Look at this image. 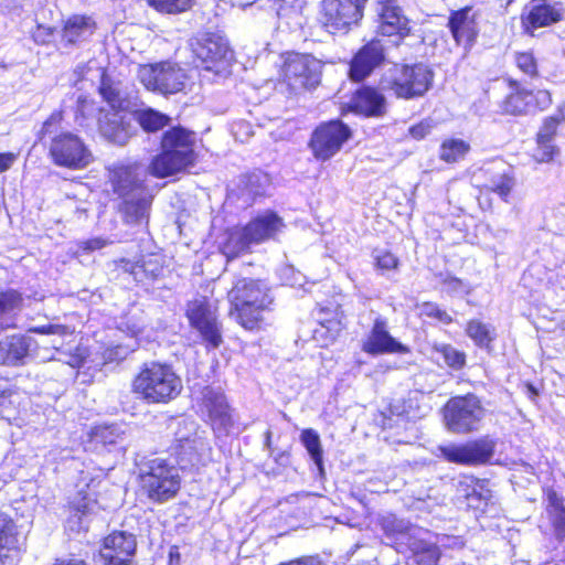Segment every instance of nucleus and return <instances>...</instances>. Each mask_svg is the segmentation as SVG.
I'll list each match as a JSON object with an SVG mask.
<instances>
[{"mask_svg": "<svg viewBox=\"0 0 565 565\" xmlns=\"http://www.w3.org/2000/svg\"><path fill=\"white\" fill-rule=\"evenodd\" d=\"M351 129L340 119H331L319 124L313 130L310 141H348Z\"/></svg>", "mask_w": 565, "mask_h": 565, "instance_id": "29", "label": "nucleus"}, {"mask_svg": "<svg viewBox=\"0 0 565 565\" xmlns=\"http://www.w3.org/2000/svg\"><path fill=\"white\" fill-rule=\"evenodd\" d=\"M478 12L468 4L449 12L447 28L458 46L470 50L479 36Z\"/></svg>", "mask_w": 565, "mask_h": 565, "instance_id": "17", "label": "nucleus"}, {"mask_svg": "<svg viewBox=\"0 0 565 565\" xmlns=\"http://www.w3.org/2000/svg\"><path fill=\"white\" fill-rule=\"evenodd\" d=\"M434 351L438 353L444 359L445 363L454 370H460L466 364V354L458 351L450 344H435Z\"/></svg>", "mask_w": 565, "mask_h": 565, "instance_id": "43", "label": "nucleus"}, {"mask_svg": "<svg viewBox=\"0 0 565 565\" xmlns=\"http://www.w3.org/2000/svg\"><path fill=\"white\" fill-rule=\"evenodd\" d=\"M547 503L550 511L555 514L556 519H563L565 513L563 500L554 490L547 492Z\"/></svg>", "mask_w": 565, "mask_h": 565, "instance_id": "55", "label": "nucleus"}, {"mask_svg": "<svg viewBox=\"0 0 565 565\" xmlns=\"http://www.w3.org/2000/svg\"><path fill=\"white\" fill-rule=\"evenodd\" d=\"M97 90L102 99L114 111L119 113L125 109V99L121 97L119 89L115 87L110 78L103 76Z\"/></svg>", "mask_w": 565, "mask_h": 565, "instance_id": "40", "label": "nucleus"}, {"mask_svg": "<svg viewBox=\"0 0 565 565\" xmlns=\"http://www.w3.org/2000/svg\"><path fill=\"white\" fill-rule=\"evenodd\" d=\"M477 486L480 488V491L477 490L476 487H473L472 492L467 494V498H472L475 495H478V498L482 500H488L490 498V492L487 490L483 492L482 487L477 483Z\"/></svg>", "mask_w": 565, "mask_h": 565, "instance_id": "61", "label": "nucleus"}, {"mask_svg": "<svg viewBox=\"0 0 565 565\" xmlns=\"http://www.w3.org/2000/svg\"><path fill=\"white\" fill-rule=\"evenodd\" d=\"M120 264L122 265L125 271H128L134 275L136 274V269L140 267L137 263H132L126 259H121Z\"/></svg>", "mask_w": 565, "mask_h": 565, "instance_id": "62", "label": "nucleus"}, {"mask_svg": "<svg viewBox=\"0 0 565 565\" xmlns=\"http://www.w3.org/2000/svg\"><path fill=\"white\" fill-rule=\"evenodd\" d=\"M469 149V143H441L438 153L441 160L452 163L463 159Z\"/></svg>", "mask_w": 565, "mask_h": 565, "instance_id": "45", "label": "nucleus"}, {"mask_svg": "<svg viewBox=\"0 0 565 565\" xmlns=\"http://www.w3.org/2000/svg\"><path fill=\"white\" fill-rule=\"evenodd\" d=\"M565 131V102L561 103L554 114L543 118L536 134V141H552L564 136Z\"/></svg>", "mask_w": 565, "mask_h": 565, "instance_id": "27", "label": "nucleus"}, {"mask_svg": "<svg viewBox=\"0 0 565 565\" xmlns=\"http://www.w3.org/2000/svg\"><path fill=\"white\" fill-rule=\"evenodd\" d=\"M420 315L429 318H435L443 323H450L452 321L451 317L443 309H440L436 303L425 302L420 307Z\"/></svg>", "mask_w": 565, "mask_h": 565, "instance_id": "53", "label": "nucleus"}, {"mask_svg": "<svg viewBox=\"0 0 565 565\" xmlns=\"http://www.w3.org/2000/svg\"><path fill=\"white\" fill-rule=\"evenodd\" d=\"M64 113L61 109L54 110L43 122L41 138L50 137L52 141H78V138L71 132H62Z\"/></svg>", "mask_w": 565, "mask_h": 565, "instance_id": "31", "label": "nucleus"}, {"mask_svg": "<svg viewBox=\"0 0 565 565\" xmlns=\"http://www.w3.org/2000/svg\"><path fill=\"white\" fill-rule=\"evenodd\" d=\"M141 483L149 499L166 502L175 497L180 489L179 469L163 458H154L145 465Z\"/></svg>", "mask_w": 565, "mask_h": 565, "instance_id": "9", "label": "nucleus"}, {"mask_svg": "<svg viewBox=\"0 0 565 565\" xmlns=\"http://www.w3.org/2000/svg\"><path fill=\"white\" fill-rule=\"evenodd\" d=\"M29 342L20 335L8 337L0 341V364L17 365L28 355Z\"/></svg>", "mask_w": 565, "mask_h": 565, "instance_id": "28", "label": "nucleus"}, {"mask_svg": "<svg viewBox=\"0 0 565 565\" xmlns=\"http://www.w3.org/2000/svg\"><path fill=\"white\" fill-rule=\"evenodd\" d=\"M367 2L369 0H320L317 23L329 35H347L362 23Z\"/></svg>", "mask_w": 565, "mask_h": 565, "instance_id": "5", "label": "nucleus"}, {"mask_svg": "<svg viewBox=\"0 0 565 565\" xmlns=\"http://www.w3.org/2000/svg\"><path fill=\"white\" fill-rule=\"evenodd\" d=\"M322 328H324L328 332L332 333V337H334L337 333L341 330V321L339 319L332 318H321L319 320Z\"/></svg>", "mask_w": 565, "mask_h": 565, "instance_id": "58", "label": "nucleus"}, {"mask_svg": "<svg viewBox=\"0 0 565 565\" xmlns=\"http://www.w3.org/2000/svg\"><path fill=\"white\" fill-rule=\"evenodd\" d=\"M565 9L561 1L531 0L520 14L522 33L534 36L539 29L548 28L564 19Z\"/></svg>", "mask_w": 565, "mask_h": 565, "instance_id": "15", "label": "nucleus"}, {"mask_svg": "<svg viewBox=\"0 0 565 565\" xmlns=\"http://www.w3.org/2000/svg\"><path fill=\"white\" fill-rule=\"evenodd\" d=\"M300 440L306 447L317 468L322 471V447L318 433L311 428L305 429L300 435Z\"/></svg>", "mask_w": 565, "mask_h": 565, "instance_id": "42", "label": "nucleus"}, {"mask_svg": "<svg viewBox=\"0 0 565 565\" xmlns=\"http://www.w3.org/2000/svg\"><path fill=\"white\" fill-rule=\"evenodd\" d=\"M31 331L40 334H56L60 337L73 334L74 332L73 329L64 324H44L34 327Z\"/></svg>", "mask_w": 565, "mask_h": 565, "instance_id": "54", "label": "nucleus"}, {"mask_svg": "<svg viewBox=\"0 0 565 565\" xmlns=\"http://www.w3.org/2000/svg\"><path fill=\"white\" fill-rule=\"evenodd\" d=\"M50 153L62 167L81 169L92 161V153L84 143H51Z\"/></svg>", "mask_w": 565, "mask_h": 565, "instance_id": "24", "label": "nucleus"}, {"mask_svg": "<svg viewBox=\"0 0 565 565\" xmlns=\"http://www.w3.org/2000/svg\"><path fill=\"white\" fill-rule=\"evenodd\" d=\"M192 146L193 143H162L161 151L151 158L147 167L148 173L163 179L185 172L195 164L199 157Z\"/></svg>", "mask_w": 565, "mask_h": 565, "instance_id": "11", "label": "nucleus"}, {"mask_svg": "<svg viewBox=\"0 0 565 565\" xmlns=\"http://www.w3.org/2000/svg\"><path fill=\"white\" fill-rule=\"evenodd\" d=\"M18 532L14 521L0 512V558L7 557V552L17 548Z\"/></svg>", "mask_w": 565, "mask_h": 565, "instance_id": "33", "label": "nucleus"}, {"mask_svg": "<svg viewBox=\"0 0 565 565\" xmlns=\"http://www.w3.org/2000/svg\"><path fill=\"white\" fill-rule=\"evenodd\" d=\"M95 503L86 498L73 502L71 515L67 519V527L71 531H81L86 527L85 518L92 512Z\"/></svg>", "mask_w": 565, "mask_h": 565, "instance_id": "36", "label": "nucleus"}, {"mask_svg": "<svg viewBox=\"0 0 565 565\" xmlns=\"http://www.w3.org/2000/svg\"><path fill=\"white\" fill-rule=\"evenodd\" d=\"M186 75L182 67L170 61L141 65L139 81L147 90L173 95L184 89Z\"/></svg>", "mask_w": 565, "mask_h": 565, "instance_id": "10", "label": "nucleus"}, {"mask_svg": "<svg viewBox=\"0 0 565 565\" xmlns=\"http://www.w3.org/2000/svg\"><path fill=\"white\" fill-rule=\"evenodd\" d=\"M194 437H204L199 433L198 424L191 419H182L175 431L177 449L190 443Z\"/></svg>", "mask_w": 565, "mask_h": 565, "instance_id": "46", "label": "nucleus"}, {"mask_svg": "<svg viewBox=\"0 0 565 565\" xmlns=\"http://www.w3.org/2000/svg\"><path fill=\"white\" fill-rule=\"evenodd\" d=\"M22 305V297L15 290H7L0 294V318L8 315Z\"/></svg>", "mask_w": 565, "mask_h": 565, "instance_id": "47", "label": "nucleus"}, {"mask_svg": "<svg viewBox=\"0 0 565 565\" xmlns=\"http://www.w3.org/2000/svg\"><path fill=\"white\" fill-rule=\"evenodd\" d=\"M92 441L102 446H113L124 440V430L118 425L97 426L92 430Z\"/></svg>", "mask_w": 565, "mask_h": 565, "instance_id": "39", "label": "nucleus"}, {"mask_svg": "<svg viewBox=\"0 0 565 565\" xmlns=\"http://www.w3.org/2000/svg\"><path fill=\"white\" fill-rule=\"evenodd\" d=\"M282 227V220L276 213L268 211L250 221L244 230L252 244H259L273 238Z\"/></svg>", "mask_w": 565, "mask_h": 565, "instance_id": "26", "label": "nucleus"}, {"mask_svg": "<svg viewBox=\"0 0 565 565\" xmlns=\"http://www.w3.org/2000/svg\"><path fill=\"white\" fill-rule=\"evenodd\" d=\"M250 245L252 242L245 235L243 227L228 234L226 242L222 246V253L227 259H232L246 252Z\"/></svg>", "mask_w": 565, "mask_h": 565, "instance_id": "35", "label": "nucleus"}, {"mask_svg": "<svg viewBox=\"0 0 565 565\" xmlns=\"http://www.w3.org/2000/svg\"><path fill=\"white\" fill-rule=\"evenodd\" d=\"M181 391V379L166 363L147 362L132 380V392L149 404L169 403Z\"/></svg>", "mask_w": 565, "mask_h": 565, "instance_id": "3", "label": "nucleus"}, {"mask_svg": "<svg viewBox=\"0 0 565 565\" xmlns=\"http://www.w3.org/2000/svg\"><path fill=\"white\" fill-rule=\"evenodd\" d=\"M515 185L514 178L509 172H497L492 173L488 183L484 186L504 200L508 201V196Z\"/></svg>", "mask_w": 565, "mask_h": 565, "instance_id": "41", "label": "nucleus"}, {"mask_svg": "<svg viewBox=\"0 0 565 565\" xmlns=\"http://www.w3.org/2000/svg\"><path fill=\"white\" fill-rule=\"evenodd\" d=\"M146 6L161 15H181L190 12L198 0H143Z\"/></svg>", "mask_w": 565, "mask_h": 565, "instance_id": "32", "label": "nucleus"}, {"mask_svg": "<svg viewBox=\"0 0 565 565\" xmlns=\"http://www.w3.org/2000/svg\"><path fill=\"white\" fill-rule=\"evenodd\" d=\"M147 173L140 163L121 166L111 172L113 189L122 199L121 212L128 224H137L148 217L153 195L146 185Z\"/></svg>", "mask_w": 565, "mask_h": 565, "instance_id": "2", "label": "nucleus"}, {"mask_svg": "<svg viewBox=\"0 0 565 565\" xmlns=\"http://www.w3.org/2000/svg\"><path fill=\"white\" fill-rule=\"evenodd\" d=\"M134 118L140 128L149 134L158 132L171 122L170 116L151 107L136 110Z\"/></svg>", "mask_w": 565, "mask_h": 565, "instance_id": "30", "label": "nucleus"}, {"mask_svg": "<svg viewBox=\"0 0 565 565\" xmlns=\"http://www.w3.org/2000/svg\"><path fill=\"white\" fill-rule=\"evenodd\" d=\"M530 152L536 162H548L554 158L556 150L552 143H535Z\"/></svg>", "mask_w": 565, "mask_h": 565, "instance_id": "52", "label": "nucleus"}, {"mask_svg": "<svg viewBox=\"0 0 565 565\" xmlns=\"http://www.w3.org/2000/svg\"><path fill=\"white\" fill-rule=\"evenodd\" d=\"M107 245L108 241L102 237H94L78 243V247L86 253L102 249Z\"/></svg>", "mask_w": 565, "mask_h": 565, "instance_id": "57", "label": "nucleus"}, {"mask_svg": "<svg viewBox=\"0 0 565 565\" xmlns=\"http://www.w3.org/2000/svg\"><path fill=\"white\" fill-rule=\"evenodd\" d=\"M434 78L433 68L424 62L394 63L383 83L395 98L414 100L423 98L431 89Z\"/></svg>", "mask_w": 565, "mask_h": 565, "instance_id": "4", "label": "nucleus"}, {"mask_svg": "<svg viewBox=\"0 0 565 565\" xmlns=\"http://www.w3.org/2000/svg\"><path fill=\"white\" fill-rule=\"evenodd\" d=\"M509 93L499 103L501 114L508 116H526L546 110L553 104L548 89H531L521 81L511 76L503 77Z\"/></svg>", "mask_w": 565, "mask_h": 565, "instance_id": "8", "label": "nucleus"}, {"mask_svg": "<svg viewBox=\"0 0 565 565\" xmlns=\"http://www.w3.org/2000/svg\"><path fill=\"white\" fill-rule=\"evenodd\" d=\"M341 143H308V148L317 160L326 161L340 150Z\"/></svg>", "mask_w": 565, "mask_h": 565, "instance_id": "51", "label": "nucleus"}, {"mask_svg": "<svg viewBox=\"0 0 565 565\" xmlns=\"http://www.w3.org/2000/svg\"><path fill=\"white\" fill-rule=\"evenodd\" d=\"M381 525L386 535L396 540H402L405 536H414L417 529L408 521L398 519L393 514L383 516Z\"/></svg>", "mask_w": 565, "mask_h": 565, "instance_id": "34", "label": "nucleus"}, {"mask_svg": "<svg viewBox=\"0 0 565 565\" xmlns=\"http://www.w3.org/2000/svg\"><path fill=\"white\" fill-rule=\"evenodd\" d=\"M203 406L215 434L228 435L235 426V418L224 394L213 388H205Z\"/></svg>", "mask_w": 565, "mask_h": 565, "instance_id": "20", "label": "nucleus"}, {"mask_svg": "<svg viewBox=\"0 0 565 565\" xmlns=\"http://www.w3.org/2000/svg\"><path fill=\"white\" fill-rule=\"evenodd\" d=\"M186 318L202 339L212 348L222 343V326L217 319L216 308L205 297H199L188 302Z\"/></svg>", "mask_w": 565, "mask_h": 565, "instance_id": "14", "label": "nucleus"}, {"mask_svg": "<svg viewBox=\"0 0 565 565\" xmlns=\"http://www.w3.org/2000/svg\"><path fill=\"white\" fill-rule=\"evenodd\" d=\"M385 61L384 46L379 39L363 44L349 62L348 76L353 83L364 82Z\"/></svg>", "mask_w": 565, "mask_h": 565, "instance_id": "16", "label": "nucleus"}, {"mask_svg": "<svg viewBox=\"0 0 565 565\" xmlns=\"http://www.w3.org/2000/svg\"><path fill=\"white\" fill-rule=\"evenodd\" d=\"M137 548L136 536L126 531H115L104 539L100 558L104 565H128Z\"/></svg>", "mask_w": 565, "mask_h": 565, "instance_id": "21", "label": "nucleus"}, {"mask_svg": "<svg viewBox=\"0 0 565 565\" xmlns=\"http://www.w3.org/2000/svg\"><path fill=\"white\" fill-rule=\"evenodd\" d=\"M97 30V23L88 14H71L63 21L61 29V42L65 47L78 45L92 36Z\"/></svg>", "mask_w": 565, "mask_h": 565, "instance_id": "23", "label": "nucleus"}, {"mask_svg": "<svg viewBox=\"0 0 565 565\" xmlns=\"http://www.w3.org/2000/svg\"><path fill=\"white\" fill-rule=\"evenodd\" d=\"M483 417L484 409L473 394L452 397L445 406L446 426L455 434L477 430Z\"/></svg>", "mask_w": 565, "mask_h": 565, "instance_id": "12", "label": "nucleus"}, {"mask_svg": "<svg viewBox=\"0 0 565 565\" xmlns=\"http://www.w3.org/2000/svg\"><path fill=\"white\" fill-rule=\"evenodd\" d=\"M15 154L12 152L0 153V172L8 170L15 160Z\"/></svg>", "mask_w": 565, "mask_h": 565, "instance_id": "60", "label": "nucleus"}, {"mask_svg": "<svg viewBox=\"0 0 565 565\" xmlns=\"http://www.w3.org/2000/svg\"><path fill=\"white\" fill-rule=\"evenodd\" d=\"M347 107L356 115L379 118L387 114V99L379 87L361 85L352 92Z\"/></svg>", "mask_w": 565, "mask_h": 565, "instance_id": "19", "label": "nucleus"}, {"mask_svg": "<svg viewBox=\"0 0 565 565\" xmlns=\"http://www.w3.org/2000/svg\"><path fill=\"white\" fill-rule=\"evenodd\" d=\"M376 33L399 45L412 34V23L397 0H376Z\"/></svg>", "mask_w": 565, "mask_h": 565, "instance_id": "13", "label": "nucleus"}, {"mask_svg": "<svg viewBox=\"0 0 565 565\" xmlns=\"http://www.w3.org/2000/svg\"><path fill=\"white\" fill-rule=\"evenodd\" d=\"M181 469H199L211 459V447L205 437H194L190 443L177 449Z\"/></svg>", "mask_w": 565, "mask_h": 565, "instance_id": "25", "label": "nucleus"}, {"mask_svg": "<svg viewBox=\"0 0 565 565\" xmlns=\"http://www.w3.org/2000/svg\"><path fill=\"white\" fill-rule=\"evenodd\" d=\"M321 61L310 53L287 52L279 75L290 96L315 89L321 82Z\"/></svg>", "mask_w": 565, "mask_h": 565, "instance_id": "6", "label": "nucleus"}, {"mask_svg": "<svg viewBox=\"0 0 565 565\" xmlns=\"http://www.w3.org/2000/svg\"><path fill=\"white\" fill-rule=\"evenodd\" d=\"M55 565H86L83 561L81 559H70V561H62Z\"/></svg>", "mask_w": 565, "mask_h": 565, "instance_id": "64", "label": "nucleus"}, {"mask_svg": "<svg viewBox=\"0 0 565 565\" xmlns=\"http://www.w3.org/2000/svg\"><path fill=\"white\" fill-rule=\"evenodd\" d=\"M362 350L372 355L385 353L406 354L409 349L393 338L387 330V322L382 317L374 320L373 327L362 343Z\"/></svg>", "mask_w": 565, "mask_h": 565, "instance_id": "22", "label": "nucleus"}, {"mask_svg": "<svg viewBox=\"0 0 565 565\" xmlns=\"http://www.w3.org/2000/svg\"><path fill=\"white\" fill-rule=\"evenodd\" d=\"M269 182V177L262 171L247 174L243 179L244 186L252 196L265 194Z\"/></svg>", "mask_w": 565, "mask_h": 565, "instance_id": "44", "label": "nucleus"}, {"mask_svg": "<svg viewBox=\"0 0 565 565\" xmlns=\"http://www.w3.org/2000/svg\"><path fill=\"white\" fill-rule=\"evenodd\" d=\"M466 332L480 348H488L494 339V329L477 319L468 322Z\"/></svg>", "mask_w": 565, "mask_h": 565, "instance_id": "37", "label": "nucleus"}, {"mask_svg": "<svg viewBox=\"0 0 565 565\" xmlns=\"http://www.w3.org/2000/svg\"><path fill=\"white\" fill-rule=\"evenodd\" d=\"M427 556L429 558V564L430 565H436L437 564V561L439 558V554H438V551L437 548H430L427 551Z\"/></svg>", "mask_w": 565, "mask_h": 565, "instance_id": "63", "label": "nucleus"}, {"mask_svg": "<svg viewBox=\"0 0 565 565\" xmlns=\"http://www.w3.org/2000/svg\"><path fill=\"white\" fill-rule=\"evenodd\" d=\"M230 316L244 329H260L265 313L270 311L273 297L268 286L258 279L239 278L227 292Z\"/></svg>", "mask_w": 565, "mask_h": 565, "instance_id": "1", "label": "nucleus"}, {"mask_svg": "<svg viewBox=\"0 0 565 565\" xmlns=\"http://www.w3.org/2000/svg\"><path fill=\"white\" fill-rule=\"evenodd\" d=\"M376 266L380 269H394L397 267V258L390 252L381 250L375 255Z\"/></svg>", "mask_w": 565, "mask_h": 565, "instance_id": "56", "label": "nucleus"}, {"mask_svg": "<svg viewBox=\"0 0 565 565\" xmlns=\"http://www.w3.org/2000/svg\"><path fill=\"white\" fill-rule=\"evenodd\" d=\"M190 46L193 64L201 72L212 73L215 76L231 73L234 53L223 36L206 32L195 36Z\"/></svg>", "mask_w": 565, "mask_h": 565, "instance_id": "7", "label": "nucleus"}, {"mask_svg": "<svg viewBox=\"0 0 565 565\" xmlns=\"http://www.w3.org/2000/svg\"><path fill=\"white\" fill-rule=\"evenodd\" d=\"M436 128V122L431 118H424L408 128V134L413 139L420 140L429 137Z\"/></svg>", "mask_w": 565, "mask_h": 565, "instance_id": "50", "label": "nucleus"}, {"mask_svg": "<svg viewBox=\"0 0 565 565\" xmlns=\"http://www.w3.org/2000/svg\"><path fill=\"white\" fill-rule=\"evenodd\" d=\"M196 134L181 125L172 126L163 132L160 141H194Z\"/></svg>", "mask_w": 565, "mask_h": 565, "instance_id": "48", "label": "nucleus"}, {"mask_svg": "<svg viewBox=\"0 0 565 565\" xmlns=\"http://www.w3.org/2000/svg\"><path fill=\"white\" fill-rule=\"evenodd\" d=\"M56 28L45 24H36L32 32V40L35 44L47 46L54 42Z\"/></svg>", "mask_w": 565, "mask_h": 565, "instance_id": "49", "label": "nucleus"}, {"mask_svg": "<svg viewBox=\"0 0 565 565\" xmlns=\"http://www.w3.org/2000/svg\"><path fill=\"white\" fill-rule=\"evenodd\" d=\"M441 456L455 463L482 465L488 462L494 452V443L488 438L469 441L463 445L439 447Z\"/></svg>", "mask_w": 565, "mask_h": 565, "instance_id": "18", "label": "nucleus"}, {"mask_svg": "<svg viewBox=\"0 0 565 565\" xmlns=\"http://www.w3.org/2000/svg\"><path fill=\"white\" fill-rule=\"evenodd\" d=\"M278 565H324L319 558L313 556L301 557Z\"/></svg>", "mask_w": 565, "mask_h": 565, "instance_id": "59", "label": "nucleus"}, {"mask_svg": "<svg viewBox=\"0 0 565 565\" xmlns=\"http://www.w3.org/2000/svg\"><path fill=\"white\" fill-rule=\"evenodd\" d=\"M513 62L515 67L530 79L540 77L539 61L532 50L515 52Z\"/></svg>", "mask_w": 565, "mask_h": 565, "instance_id": "38", "label": "nucleus"}]
</instances>
